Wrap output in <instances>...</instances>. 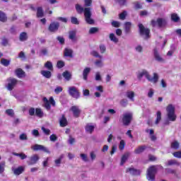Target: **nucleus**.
Returning <instances> with one entry per match:
<instances>
[{
  "mask_svg": "<svg viewBox=\"0 0 181 181\" xmlns=\"http://www.w3.org/2000/svg\"><path fill=\"white\" fill-rule=\"evenodd\" d=\"M146 77L147 80H148L151 83H153V84H156V82L159 80V76L158 74L154 73L153 77H151L149 72L148 71L143 69L141 71H139L137 74V78L139 80H142V77Z\"/></svg>",
  "mask_w": 181,
  "mask_h": 181,
  "instance_id": "f257e3e1",
  "label": "nucleus"
},
{
  "mask_svg": "<svg viewBox=\"0 0 181 181\" xmlns=\"http://www.w3.org/2000/svg\"><path fill=\"white\" fill-rule=\"evenodd\" d=\"M158 169H163L161 165H151L146 171V179L148 181H155L156 173Z\"/></svg>",
  "mask_w": 181,
  "mask_h": 181,
  "instance_id": "f03ea898",
  "label": "nucleus"
},
{
  "mask_svg": "<svg viewBox=\"0 0 181 181\" xmlns=\"http://www.w3.org/2000/svg\"><path fill=\"white\" fill-rule=\"evenodd\" d=\"M43 107L47 110L50 111L52 106V107H56V101L54 100V98L53 97H50L49 100L47 98H43Z\"/></svg>",
  "mask_w": 181,
  "mask_h": 181,
  "instance_id": "7ed1b4c3",
  "label": "nucleus"
},
{
  "mask_svg": "<svg viewBox=\"0 0 181 181\" xmlns=\"http://www.w3.org/2000/svg\"><path fill=\"white\" fill-rule=\"evenodd\" d=\"M85 21L88 25H94V20L91 18V8L86 7L83 10Z\"/></svg>",
  "mask_w": 181,
  "mask_h": 181,
  "instance_id": "20e7f679",
  "label": "nucleus"
},
{
  "mask_svg": "<svg viewBox=\"0 0 181 181\" xmlns=\"http://www.w3.org/2000/svg\"><path fill=\"white\" fill-rule=\"evenodd\" d=\"M167 115L170 121H176V115L175 114V107L169 105L167 107Z\"/></svg>",
  "mask_w": 181,
  "mask_h": 181,
  "instance_id": "39448f33",
  "label": "nucleus"
},
{
  "mask_svg": "<svg viewBox=\"0 0 181 181\" xmlns=\"http://www.w3.org/2000/svg\"><path fill=\"white\" fill-rule=\"evenodd\" d=\"M151 25L153 28H163L166 25V20L162 18H158L156 20H152Z\"/></svg>",
  "mask_w": 181,
  "mask_h": 181,
  "instance_id": "423d86ee",
  "label": "nucleus"
},
{
  "mask_svg": "<svg viewBox=\"0 0 181 181\" xmlns=\"http://www.w3.org/2000/svg\"><path fill=\"white\" fill-rule=\"evenodd\" d=\"M131 121H132V113L131 112H127L123 114L122 118V122L123 123V125L125 127H128L129 124H131Z\"/></svg>",
  "mask_w": 181,
  "mask_h": 181,
  "instance_id": "0eeeda50",
  "label": "nucleus"
},
{
  "mask_svg": "<svg viewBox=\"0 0 181 181\" xmlns=\"http://www.w3.org/2000/svg\"><path fill=\"white\" fill-rule=\"evenodd\" d=\"M139 29L140 32L141 36H142L144 39H148L150 30L148 28H146L142 24H139Z\"/></svg>",
  "mask_w": 181,
  "mask_h": 181,
  "instance_id": "6e6552de",
  "label": "nucleus"
},
{
  "mask_svg": "<svg viewBox=\"0 0 181 181\" xmlns=\"http://www.w3.org/2000/svg\"><path fill=\"white\" fill-rule=\"evenodd\" d=\"M68 93L71 97H73L74 98H79L80 93H78V90H77V88L76 86H70L68 88Z\"/></svg>",
  "mask_w": 181,
  "mask_h": 181,
  "instance_id": "1a4fd4ad",
  "label": "nucleus"
},
{
  "mask_svg": "<svg viewBox=\"0 0 181 181\" xmlns=\"http://www.w3.org/2000/svg\"><path fill=\"white\" fill-rule=\"evenodd\" d=\"M7 81H8V84H7L6 88L7 90H8V91H12V90L15 88V86L18 84V80H16L14 78H10L7 79Z\"/></svg>",
  "mask_w": 181,
  "mask_h": 181,
  "instance_id": "9d476101",
  "label": "nucleus"
},
{
  "mask_svg": "<svg viewBox=\"0 0 181 181\" xmlns=\"http://www.w3.org/2000/svg\"><path fill=\"white\" fill-rule=\"evenodd\" d=\"M31 149H33V151H42L46 153H50V151L49 149H47V148L40 144H35L34 146H31Z\"/></svg>",
  "mask_w": 181,
  "mask_h": 181,
  "instance_id": "9b49d317",
  "label": "nucleus"
},
{
  "mask_svg": "<svg viewBox=\"0 0 181 181\" xmlns=\"http://www.w3.org/2000/svg\"><path fill=\"white\" fill-rule=\"evenodd\" d=\"M59 28H60V23H59V22H53L49 25L48 29L49 32L54 33L59 30Z\"/></svg>",
  "mask_w": 181,
  "mask_h": 181,
  "instance_id": "f8f14e48",
  "label": "nucleus"
},
{
  "mask_svg": "<svg viewBox=\"0 0 181 181\" xmlns=\"http://www.w3.org/2000/svg\"><path fill=\"white\" fill-rule=\"evenodd\" d=\"M11 170L16 176H19V175H22V173L25 172V167L19 166L18 168H12Z\"/></svg>",
  "mask_w": 181,
  "mask_h": 181,
  "instance_id": "ddd939ff",
  "label": "nucleus"
},
{
  "mask_svg": "<svg viewBox=\"0 0 181 181\" xmlns=\"http://www.w3.org/2000/svg\"><path fill=\"white\" fill-rule=\"evenodd\" d=\"M70 111H72L74 117L75 118H78L80 117V114H81V110L78 107V106H72L70 109Z\"/></svg>",
  "mask_w": 181,
  "mask_h": 181,
  "instance_id": "4468645a",
  "label": "nucleus"
},
{
  "mask_svg": "<svg viewBox=\"0 0 181 181\" xmlns=\"http://www.w3.org/2000/svg\"><path fill=\"white\" fill-rule=\"evenodd\" d=\"M40 158L39 156L37 154H35L30 157V160L27 161L28 165H35V163H37V160H39Z\"/></svg>",
  "mask_w": 181,
  "mask_h": 181,
  "instance_id": "2eb2a0df",
  "label": "nucleus"
},
{
  "mask_svg": "<svg viewBox=\"0 0 181 181\" xmlns=\"http://www.w3.org/2000/svg\"><path fill=\"white\" fill-rule=\"evenodd\" d=\"M127 173H130V175H133L134 176H139L141 175V170H136L134 168H129L126 170Z\"/></svg>",
  "mask_w": 181,
  "mask_h": 181,
  "instance_id": "dca6fc26",
  "label": "nucleus"
},
{
  "mask_svg": "<svg viewBox=\"0 0 181 181\" xmlns=\"http://www.w3.org/2000/svg\"><path fill=\"white\" fill-rule=\"evenodd\" d=\"M91 73V68L90 67H86L84 68L83 72H82V76H83V79L85 81H87L88 78V75Z\"/></svg>",
  "mask_w": 181,
  "mask_h": 181,
  "instance_id": "f3484780",
  "label": "nucleus"
},
{
  "mask_svg": "<svg viewBox=\"0 0 181 181\" xmlns=\"http://www.w3.org/2000/svg\"><path fill=\"white\" fill-rule=\"evenodd\" d=\"M77 31L76 30H71L69 32V39L71 40L72 42H76L77 41Z\"/></svg>",
  "mask_w": 181,
  "mask_h": 181,
  "instance_id": "a211bd4d",
  "label": "nucleus"
},
{
  "mask_svg": "<svg viewBox=\"0 0 181 181\" xmlns=\"http://www.w3.org/2000/svg\"><path fill=\"white\" fill-rule=\"evenodd\" d=\"M153 53H154L155 59L157 62H159L160 63H162L163 62H165L163 58H162V57H160V54H159V52H158V49H154Z\"/></svg>",
  "mask_w": 181,
  "mask_h": 181,
  "instance_id": "6ab92c4d",
  "label": "nucleus"
},
{
  "mask_svg": "<svg viewBox=\"0 0 181 181\" xmlns=\"http://www.w3.org/2000/svg\"><path fill=\"white\" fill-rule=\"evenodd\" d=\"M129 156H131V153L129 152H126L121 158V162H120V165L121 166H122L125 162H127V160H128V158H129Z\"/></svg>",
  "mask_w": 181,
  "mask_h": 181,
  "instance_id": "aec40b11",
  "label": "nucleus"
},
{
  "mask_svg": "<svg viewBox=\"0 0 181 181\" xmlns=\"http://www.w3.org/2000/svg\"><path fill=\"white\" fill-rule=\"evenodd\" d=\"M126 97H127V98L130 99L131 101H135V92L132 91V90H127L126 92Z\"/></svg>",
  "mask_w": 181,
  "mask_h": 181,
  "instance_id": "412c9836",
  "label": "nucleus"
},
{
  "mask_svg": "<svg viewBox=\"0 0 181 181\" xmlns=\"http://www.w3.org/2000/svg\"><path fill=\"white\" fill-rule=\"evenodd\" d=\"M131 28H132V22H126L124 23V32L127 35L131 33Z\"/></svg>",
  "mask_w": 181,
  "mask_h": 181,
  "instance_id": "4be33fe9",
  "label": "nucleus"
},
{
  "mask_svg": "<svg viewBox=\"0 0 181 181\" xmlns=\"http://www.w3.org/2000/svg\"><path fill=\"white\" fill-rule=\"evenodd\" d=\"M64 55L66 57H73V49L70 48H65L64 50Z\"/></svg>",
  "mask_w": 181,
  "mask_h": 181,
  "instance_id": "5701e85b",
  "label": "nucleus"
},
{
  "mask_svg": "<svg viewBox=\"0 0 181 181\" xmlns=\"http://www.w3.org/2000/svg\"><path fill=\"white\" fill-rule=\"evenodd\" d=\"M16 75L18 78H23L25 77V72L22 69L18 68L16 70Z\"/></svg>",
  "mask_w": 181,
  "mask_h": 181,
  "instance_id": "b1692460",
  "label": "nucleus"
},
{
  "mask_svg": "<svg viewBox=\"0 0 181 181\" xmlns=\"http://www.w3.org/2000/svg\"><path fill=\"white\" fill-rule=\"evenodd\" d=\"M62 77H64L66 81H70L71 80V73L69 71H65L62 73Z\"/></svg>",
  "mask_w": 181,
  "mask_h": 181,
  "instance_id": "393cba45",
  "label": "nucleus"
},
{
  "mask_svg": "<svg viewBox=\"0 0 181 181\" xmlns=\"http://www.w3.org/2000/svg\"><path fill=\"white\" fill-rule=\"evenodd\" d=\"M145 149H146V146H140L134 150V153L139 155V153H142Z\"/></svg>",
  "mask_w": 181,
  "mask_h": 181,
  "instance_id": "a878e982",
  "label": "nucleus"
},
{
  "mask_svg": "<svg viewBox=\"0 0 181 181\" xmlns=\"http://www.w3.org/2000/svg\"><path fill=\"white\" fill-rule=\"evenodd\" d=\"M45 13L43 12V8L42 6L37 8V18H43Z\"/></svg>",
  "mask_w": 181,
  "mask_h": 181,
  "instance_id": "bb28decb",
  "label": "nucleus"
},
{
  "mask_svg": "<svg viewBox=\"0 0 181 181\" xmlns=\"http://www.w3.org/2000/svg\"><path fill=\"white\" fill-rule=\"evenodd\" d=\"M59 125L62 127H67V119H66L64 115L59 119Z\"/></svg>",
  "mask_w": 181,
  "mask_h": 181,
  "instance_id": "cd10ccee",
  "label": "nucleus"
},
{
  "mask_svg": "<svg viewBox=\"0 0 181 181\" xmlns=\"http://www.w3.org/2000/svg\"><path fill=\"white\" fill-rule=\"evenodd\" d=\"M41 74L43 76V77H45V78H50L52 77V72L50 71H41Z\"/></svg>",
  "mask_w": 181,
  "mask_h": 181,
  "instance_id": "c85d7f7f",
  "label": "nucleus"
},
{
  "mask_svg": "<svg viewBox=\"0 0 181 181\" xmlns=\"http://www.w3.org/2000/svg\"><path fill=\"white\" fill-rule=\"evenodd\" d=\"M1 64L4 66L5 67H8L11 64V59H6L5 58H2L1 59Z\"/></svg>",
  "mask_w": 181,
  "mask_h": 181,
  "instance_id": "c756f323",
  "label": "nucleus"
},
{
  "mask_svg": "<svg viewBox=\"0 0 181 181\" xmlns=\"http://www.w3.org/2000/svg\"><path fill=\"white\" fill-rule=\"evenodd\" d=\"M85 129L86 131V132H88V134H93V131H94V126L88 124L86 127Z\"/></svg>",
  "mask_w": 181,
  "mask_h": 181,
  "instance_id": "7c9ffc66",
  "label": "nucleus"
},
{
  "mask_svg": "<svg viewBox=\"0 0 181 181\" xmlns=\"http://www.w3.org/2000/svg\"><path fill=\"white\" fill-rule=\"evenodd\" d=\"M109 37H110L111 42H113V43H118V42H119V40H118V38L117 37V36H115V34H114V33H110L109 35Z\"/></svg>",
  "mask_w": 181,
  "mask_h": 181,
  "instance_id": "2f4dec72",
  "label": "nucleus"
},
{
  "mask_svg": "<svg viewBox=\"0 0 181 181\" xmlns=\"http://www.w3.org/2000/svg\"><path fill=\"white\" fill-rule=\"evenodd\" d=\"M19 39L21 42H25L28 40V33H26L25 32L21 33L20 34Z\"/></svg>",
  "mask_w": 181,
  "mask_h": 181,
  "instance_id": "473e14b6",
  "label": "nucleus"
},
{
  "mask_svg": "<svg viewBox=\"0 0 181 181\" xmlns=\"http://www.w3.org/2000/svg\"><path fill=\"white\" fill-rule=\"evenodd\" d=\"M95 66L98 69H101L102 67H104V62L101 59H97L95 62Z\"/></svg>",
  "mask_w": 181,
  "mask_h": 181,
  "instance_id": "72a5a7b5",
  "label": "nucleus"
},
{
  "mask_svg": "<svg viewBox=\"0 0 181 181\" xmlns=\"http://www.w3.org/2000/svg\"><path fill=\"white\" fill-rule=\"evenodd\" d=\"M171 21H173V22L177 23L179 22V21H180V18L179 17V16H177V13H173L171 14Z\"/></svg>",
  "mask_w": 181,
  "mask_h": 181,
  "instance_id": "f704fd0d",
  "label": "nucleus"
},
{
  "mask_svg": "<svg viewBox=\"0 0 181 181\" xmlns=\"http://www.w3.org/2000/svg\"><path fill=\"white\" fill-rule=\"evenodd\" d=\"M45 69H47V70H49V71H53V64L50 61L47 62L45 64Z\"/></svg>",
  "mask_w": 181,
  "mask_h": 181,
  "instance_id": "c9c22d12",
  "label": "nucleus"
},
{
  "mask_svg": "<svg viewBox=\"0 0 181 181\" xmlns=\"http://www.w3.org/2000/svg\"><path fill=\"white\" fill-rule=\"evenodd\" d=\"M134 49L136 53H142L144 52V47L141 45H137L135 46Z\"/></svg>",
  "mask_w": 181,
  "mask_h": 181,
  "instance_id": "e433bc0d",
  "label": "nucleus"
},
{
  "mask_svg": "<svg viewBox=\"0 0 181 181\" xmlns=\"http://www.w3.org/2000/svg\"><path fill=\"white\" fill-rule=\"evenodd\" d=\"M168 166H172L173 165H176L177 166H180V163L177 162L176 160H169L168 161Z\"/></svg>",
  "mask_w": 181,
  "mask_h": 181,
  "instance_id": "4c0bfd02",
  "label": "nucleus"
},
{
  "mask_svg": "<svg viewBox=\"0 0 181 181\" xmlns=\"http://www.w3.org/2000/svg\"><path fill=\"white\" fill-rule=\"evenodd\" d=\"M35 115L37 116L39 118H42L43 117V111L40 108L35 109Z\"/></svg>",
  "mask_w": 181,
  "mask_h": 181,
  "instance_id": "58836bf2",
  "label": "nucleus"
},
{
  "mask_svg": "<svg viewBox=\"0 0 181 181\" xmlns=\"http://www.w3.org/2000/svg\"><path fill=\"white\" fill-rule=\"evenodd\" d=\"M6 21H8V17H6V15L4 14V12L0 11V21L6 22Z\"/></svg>",
  "mask_w": 181,
  "mask_h": 181,
  "instance_id": "ea45409f",
  "label": "nucleus"
},
{
  "mask_svg": "<svg viewBox=\"0 0 181 181\" xmlns=\"http://www.w3.org/2000/svg\"><path fill=\"white\" fill-rule=\"evenodd\" d=\"M95 80L96 81H103V77L101 76V73H100V71L95 74Z\"/></svg>",
  "mask_w": 181,
  "mask_h": 181,
  "instance_id": "a19ab883",
  "label": "nucleus"
},
{
  "mask_svg": "<svg viewBox=\"0 0 181 181\" xmlns=\"http://www.w3.org/2000/svg\"><path fill=\"white\" fill-rule=\"evenodd\" d=\"M5 166H6L5 161H2L0 163V175H2V173L5 172Z\"/></svg>",
  "mask_w": 181,
  "mask_h": 181,
  "instance_id": "79ce46f5",
  "label": "nucleus"
},
{
  "mask_svg": "<svg viewBox=\"0 0 181 181\" xmlns=\"http://www.w3.org/2000/svg\"><path fill=\"white\" fill-rule=\"evenodd\" d=\"M13 155L14 156H19V158H21V159H22V160L26 159V158H28V156H26L23 153H13Z\"/></svg>",
  "mask_w": 181,
  "mask_h": 181,
  "instance_id": "37998d69",
  "label": "nucleus"
},
{
  "mask_svg": "<svg viewBox=\"0 0 181 181\" xmlns=\"http://www.w3.org/2000/svg\"><path fill=\"white\" fill-rule=\"evenodd\" d=\"M157 117L156 119V125H158V124H159V122H160V120L162 119V113L160 112V111L157 112Z\"/></svg>",
  "mask_w": 181,
  "mask_h": 181,
  "instance_id": "c03bdc74",
  "label": "nucleus"
},
{
  "mask_svg": "<svg viewBox=\"0 0 181 181\" xmlns=\"http://www.w3.org/2000/svg\"><path fill=\"white\" fill-rule=\"evenodd\" d=\"M76 9L78 13H83L84 12V8H83L80 4L76 5Z\"/></svg>",
  "mask_w": 181,
  "mask_h": 181,
  "instance_id": "a18cd8bd",
  "label": "nucleus"
},
{
  "mask_svg": "<svg viewBox=\"0 0 181 181\" xmlns=\"http://www.w3.org/2000/svg\"><path fill=\"white\" fill-rule=\"evenodd\" d=\"M180 144L177 141H174L173 143H171V148L173 149H177L180 146Z\"/></svg>",
  "mask_w": 181,
  "mask_h": 181,
  "instance_id": "49530a36",
  "label": "nucleus"
},
{
  "mask_svg": "<svg viewBox=\"0 0 181 181\" xmlns=\"http://www.w3.org/2000/svg\"><path fill=\"white\" fill-rule=\"evenodd\" d=\"M99 29L96 27H92L89 30V34L90 35H94V33H97L98 32Z\"/></svg>",
  "mask_w": 181,
  "mask_h": 181,
  "instance_id": "de8ad7c7",
  "label": "nucleus"
},
{
  "mask_svg": "<svg viewBox=\"0 0 181 181\" xmlns=\"http://www.w3.org/2000/svg\"><path fill=\"white\" fill-rule=\"evenodd\" d=\"M63 158H64V156L62 155L59 158L54 160L56 166H60V163H62V159H63Z\"/></svg>",
  "mask_w": 181,
  "mask_h": 181,
  "instance_id": "09e8293b",
  "label": "nucleus"
},
{
  "mask_svg": "<svg viewBox=\"0 0 181 181\" xmlns=\"http://www.w3.org/2000/svg\"><path fill=\"white\" fill-rule=\"evenodd\" d=\"M71 22L73 25H80V21L76 17H71Z\"/></svg>",
  "mask_w": 181,
  "mask_h": 181,
  "instance_id": "8fccbe9b",
  "label": "nucleus"
},
{
  "mask_svg": "<svg viewBox=\"0 0 181 181\" xmlns=\"http://www.w3.org/2000/svg\"><path fill=\"white\" fill-rule=\"evenodd\" d=\"M80 157L83 162H88V157L87 154L81 153Z\"/></svg>",
  "mask_w": 181,
  "mask_h": 181,
  "instance_id": "3c124183",
  "label": "nucleus"
},
{
  "mask_svg": "<svg viewBox=\"0 0 181 181\" xmlns=\"http://www.w3.org/2000/svg\"><path fill=\"white\" fill-rule=\"evenodd\" d=\"M99 49H100V52L102 54H103V53H105V52L107 50V47L104 45H100L99 47Z\"/></svg>",
  "mask_w": 181,
  "mask_h": 181,
  "instance_id": "603ef678",
  "label": "nucleus"
},
{
  "mask_svg": "<svg viewBox=\"0 0 181 181\" xmlns=\"http://www.w3.org/2000/svg\"><path fill=\"white\" fill-rule=\"evenodd\" d=\"M153 94H155V90L152 88H150L147 93L148 98H152V97H153Z\"/></svg>",
  "mask_w": 181,
  "mask_h": 181,
  "instance_id": "864d4df0",
  "label": "nucleus"
},
{
  "mask_svg": "<svg viewBox=\"0 0 181 181\" xmlns=\"http://www.w3.org/2000/svg\"><path fill=\"white\" fill-rule=\"evenodd\" d=\"M19 139L21 141H28V135H26L25 133H23L20 135Z\"/></svg>",
  "mask_w": 181,
  "mask_h": 181,
  "instance_id": "5fc2aeb1",
  "label": "nucleus"
},
{
  "mask_svg": "<svg viewBox=\"0 0 181 181\" xmlns=\"http://www.w3.org/2000/svg\"><path fill=\"white\" fill-rule=\"evenodd\" d=\"M125 148V141L124 140H121L119 145V149L120 151H123V149Z\"/></svg>",
  "mask_w": 181,
  "mask_h": 181,
  "instance_id": "6e6d98bb",
  "label": "nucleus"
},
{
  "mask_svg": "<svg viewBox=\"0 0 181 181\" xmlns=\"http://www.w3.org/2000/svg\"><path fill=\"white\" fill-rule=\"evenodd\" d=\"M93 4V0H84V5L86 6V8H88V6H91Z\"/></svg>",
  "mask_w": 181,
  "mask_h": 181,
  "instance_id": "4d7b16f0",
  "label": "nucleus"
},
{
  "mask_svg": "<svg viewBox=\"0 0 181 181\" xmlns=\"http://www.w3.org/2000/svg\"><path fill=\"white\" fill-rule=\"evenodd\" d=\"M6 114H7V115H9L10 117H13V115L15 113L13 112V110L8 109L6 110Z\"/></svg>",
  "mask_w": 181,
  "mask_h": 181,
  "instance_id": "13d9d810",
  "label": "nucleus"
},
{
  "mask_svg": "<svg viewBox=\"0 0 181 181\" xmlns=\"http://www.w3.org/2000/svg\"><path fill=\"white\" fill-rule=\"evenodd\" d=\"M32 135H33V136H35V138H37V136H40V134H39V130L37 129H33L31 132Z\"/></svg>",
  "mask_w": 181,
  "mask_h": 181,
  "instance_id": "bf43d9fd",
  "label": "nucleus"
},
{
  "mask_svg": "<svg viewBox=\"0 0 181 181\" xmlns=\"http://www.w3.org/2000/svg\"><path fill=\"white\" fill-rule=\"evenodd\" d=\"M120 105H122V107H127V105H128V100L127 99H122L120 101Z\"/></svg>",
  "mask_w": 181,
  "mask_h": 181,
  "instance_id": "052dcab7",
  "label": "nucleus"
},
{
  "mask_svg": "<svg viewBox=\"0 0 181 181\" xmlns=\"http://www.w3.org/2000/svg\"><path fill=\"white\" fill-rule=\"evenodd\" d=\"M42 132L45 134V135H49L50 134V129H46L45 127L41 128Z\"/></svg>",
  "mask_w": 181,
  "mask_h": 181,
  "instance_id": "680f3d73",
  "label": "nucleus"
},
{
  "mask_svg": "<svg viewBox=\"0 0 181 181\" xmlns=\"http://www.w3.org/2000/svg\"><path fill=\"white\" fill-rule=\"evenodd\" d=\"M112 26H113V28H119V26H121V23L118 21H112Z\"/></svg>",
  "mask_w": 181,
  "mask_h": 181,
  "instance_id": "e2e57ef3",
  "label": "nucleus"
},
{
  "mask_svg": "<svg viewBox=\"0 0 181 181\" xmlns=\"http://www.w3.org/2000/svg\"><path fill=\"white\" fill-rule=\"evenodd\" d=\"M62 91H63V88H62L61 86H57L54 89L55 94H60V93H62Z\"/></svg>",
  "mask_w": 181,
  "mask_h": 181,
  "instance_id": "0e129e2a",
  "label": "nucleus"
},
{
  "mask_svg": "<svg viewBox=\"0 0 181 181\" xmlns=\"http://www.w3.org/2000/svg\"><path fill=\"white\" fill-rule=\"evenodd\" d=\"M127 18V11H123L122 13L119 14V19L124 21Z\"/></svg>",
  "mask_w": 181,
  "mask_h": 181,
  "instance_id": "69168bd1",
  "label": "nucleus"
},
{
  "mask_svg": "<svg viewBox=\"0 0 181 181\" xmlns=\"http://www.w3.org/2000/svg\"><path fill=\"white\" fill-rule=\"evenodd\" d=\"M8 39H6V37H3L1 40V45L2 46H8Z\"/></svg>",
  "mask_w": 181,
  "mask_h": 181,
  "instance_id": "338daca9",
  "label": "nucleus"
},
{
  "mask_svg": "<svg viewBox=\"0 0 181 181\" xmlns=\"http://www.w3.org/2000/svg\"><path fill=\"white\" fill-rule=\"evenodd\" d=\"M173 155V156H175V158H178L179 159H181V151L174 152Z\"/></svg>",
  "mask_w": 181,
  "mask_h": 181,
  "instance_id": "774afa93",
  "label": "nucleus"
}]
</instances>
